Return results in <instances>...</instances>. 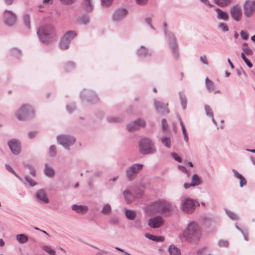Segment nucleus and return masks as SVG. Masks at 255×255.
<instances>
[{
    "label": "nucleus",
    "mask_w": 255,
    "mask_h": 255,
    "mask_svg": "<svg viewBox=\"0 0 255 255\" xmlns=\"http://www.w3.org/2000/svg\"><path fill=\"white\" fill-rule=\"evenodd\" d=\"M175 208L174 205L168 201L159 200L147 206L146 212L149 214L160 213L166 216H169Z\"/></svg>",
    "instance_id": "f257e3e1"
},
{
    "label": "nucleus",
    "mask_w": 255,
    "mask_h": 255,
    "mask_svg": "<svg viewBox=\"0 0 255 255\" xmlns=\"http://www.w3.org/2000/svg\"><path fill=\"white\" fill-rule=\"evenodd\" d=\"M37 34L40 40L45 44L50 43L57 38L56 30L51 24L40 26L37 31Z\"/></svg>",
    "instance_id": "f03ea898"
},
{
    "label": "nucleus",
    "mask_w": 255,
    "mask_h": 255,
    "mask_svg": "<svg viewBox=\"0 0 255 255\" xmlns=\"http://www.w3.org/2000/svg\"><path fill=\"white\" fill-rule=\"evenodd\" d=\"M200 236V228L194 221L188 223L186 229L182 234V238L188 242H196Z\"/></svg>",
    "instance_id": "7ed1b4c3"
},
{
    "label": "nucleus",
    "mask_w": 255,
    "mask_h": 255,
    "mask_svg": "<svg viewBox=\"0 0 255 255\" xmlns=\"http://www.w3.org/2000/svg\"><path fill=\"white\" fill-rule=\"evenodd\" d=\"M139 150L142 154H152L155 152L156 149L152 141L147 138L141 139L138 143Z\"/></svg>",
    "instance_id": "20e7f679"
},
{
    "label": "nucleus",
    "mask_w": 255,
    "mask_h": 255,
    "mask_svg": "<svg viewBox=\"0 0 255 255\" xmlns=\"http://www.w3.org/2000/svg\"><path fill=\"white\" fill-rule=\"evenodd\" d=\"M33 110L29 105H22L16 112L15 116L19 121L25 120L32 116Z\"/></svg>",
    "instance_id": "39448f33"
},
{
    "label": "nucleus",
    "mask_w": 255,
    "mask_h": 255,
    "mask_svg": "<svg viewBox=\"0 0 255 255\" xmlns=\"http://www.w3.org/2000/svg\"><path fill=\"white\" fill-rule=\"evenodd\" d=\"M143 167L142 164L135 163L129 166L126 170V176L129 181L133 180Z\"/></svg>",
    "instance_id": "423d86ee"
},
{
    "label": "nucleus",
    "mask_w": 255,
    "mask_h": 255,
    "mask_svg": "<svg viewBox=\"0 0 255 255\" xmlns=\"http://www.w3.org/2000/svg\"><path fill=\"white\" fill-rule=\"evenodd\" d=\"M77 35L76 32L74 30H70L66 32L61 39L59 46L62 50H66L69 48L71 40Z\"/></svg>",
    "instance_id": "0eeeda50"
},
{
    "label": "nucleus",
    "mask_w": 255,
    "mask_h": 255,
    "mask_svg": "<svg viewBox=\"0 0 255 255\" xmlns=\"http://www.w3.org/2000/svg\"><path fill=\"white\" fill-rule=\"evenodd\" d=\"M58 143L62 145L65 149H69V147L73 145L76 138L71 135L67 134H61L57 136Z\"/></svg>",
    "instance_id": "6e6552de"
},
{
    "label": "nucleus",
    "mask_w": 255,
    "mask_h": 255,
    "mask_svg": "<svg viewBox=\"0 0 255 255\" xmlns=\"http://www.w3.org/2000/svg\"><path fill=\"white\" fill-rule=\"evenodd\" d=\"M163 27L164 29V32L167 35L168 40L169 43L171 46L172 49V54L175 58L177 59L178 58V50L177 48V44L176 42V39L175 37V36L172 33H169L168 34L166 32V27L167 24L166 22L163 23Z\"/></svg>",
    "instance_id": "1a4fd4ad"
},
{
    "label": "nucleus",
    "mask_w": 255,
    "mask_h": 255,
    "mask_svg": "<svg viewBox=\"0 0 255 255\" xmlns=\"http://www.w3.org/2000/svg\"><path fill=\"white\" fill-rule=\"evenodd\" d=\"M196 202L191 198H186L184 200L181 204V210L187 214H192L195 210Z\"/></svg>",
    "instance_id": "9d476101"
},
{
    "label": "nucleus",
    "mask_w": 255,
    "mask_h": 255,
    "mask_svg": "<svg viewBox=\"0 0 255 255\" xmlns=\"http://www.w3.org/2000/svg\"><path fill=\"white\" fill-rule=\"evenodd\" d=\"M16 16L11 11L5 10L3 13V22L8 26H12L16 22Z\"/></svg>",
    "instance_id": "9b49d317"
},
{
    "label": "nucleus",
    "mask_w": 255,
    "mask_h": 255,
    "mask_svg": "<svg viewBox=\"0 0 255 255\" xmlns=\"http://www.w3.org/2000/svg\"><path fill=\"white\" fill-rule=\"evenodd\" d=\"M244 9L246 16H251L255 12V0H246L244 4Z\"/></svg>",
    "instance_id": "f8f14e48"
},
{
    "label": "nucleus",
    "mask_w": 255,
    "mask_h": 255,
    "mask_svg": "<svg viewBox=\"0 0 255 255\" xmlns=\"http://www.w3.org/2000/svg\"><path fill=\"white\" fill-rule=\"evenodd\" d=\"M8 147L13 154L18 155L21 152V143L17 139H11L7 142Z\"/></svg>",
    "instance_id": "ddd939ff"
},
{
    "label": "nucleus",
    "mask_w": 255,
    "mask_h": 255,
    "mask_svg": "<svg viewBox=\"0 0 255 255\" xmlns=\"http://www.w3.org/2000/svg\"><path fill=\"white\" fill-rule=\"evenodd\" d=\"M82 100H86L88 102L95 103L98 102V98L97 95L92 91H83L80 95Z\"/></svg>",
    "instance_id": "4468645a"
},
{
    "label": "nucleus",
    "mask_w": 255,
    "mask_h": 255,
    "mask_svg": "<svg viewBox=\"0 0 255 255\" xmlns=\"http://www.w3.org/2000/svg\"><path fill=\"white\" fill-rule=\"evenodd\" d=\"M230 13L232 17L236 21H239L241 20L242 15L241 7L238 4H236L231 7Z\"/></svg>",
    "instance_id": "2eb2a0df"
},
{
    "label": "nucleus",
    "mask_w": 255,
    "mask_h": 255,
    "mask_svg": "<svg viewBox=\"0 0 255 255\" xmlns=\"http://www.w3.org/2000/svg\"><path fill=\"white\" fill-rule=\"evenodd\" d=\"M164 220L160 216H157L150 218L148 221V226L153 229L160 228L163 225Z\"/></svg>",
    "instance_id": "dca6fc26"
},
{
    "label": "nucleus",
    "mask_w": 255,
    "mask_h": 255,
    "mask_svg": "<svg viewBox=\"0 0 255 255\" xmlns=\"http://www.w3.org/2000/svg\"><path fill=\"white\" fill-rule=\"evenodd\" d=\"M128 13V10L125 8H120L116 10L113 14V20L119 21L122 20Z\"/></svg>",
    "instance_id": "f3484780"
},
{
    "label": "nucleus",
    "mask_w": 255,
    "mask_h": 255,
    "mask_svg": "<svg viewBox=\"0 0 255 255\" xmlns=\"http://www.w3.org/2000/svg\"><path fill=\"white\" fill-rule=\"evenodd\" d=\"M167 104H165L156 100L154 101L155 107L156 110L161 114H163L168 113L167 109Z\"/></svg>",
    "instance_id": "a211bd4d"
},
{
    "label": "nucleus",
    "mask_w": 255,
    "mask_h": 255,
    "mask_svg": "<svg viewBox=\"0 0 255 255\" xmlns=\"http://www.w3.org/2000/svg\"><path fill=\"white\" fill-rule=\"evenodd\" d=\"M36 196L38 200L43 203H48L49 202V199L47 198V195L43 189L38 190L36 194Z\"/></svg>",
    "instance_id": "6ab92c4d"
},
{
    "label": "nucleus",
    "mask_w": 255,
    "mask_h": 255,
    "mask_svg": "<svg viewBox=\"0 0 255 255\" xmlns=\"http://www.w3.org/2000/svg\"><path fill=\"white\" fill-rule=\"evenodd\" d=\"M73 210L78 213L85 214L88 212L89 208L86 205H73L71 207Z\"/></svg>",
    "instance_id": "aec40b11"
},
{
    "label": "nucleus",
    "mask_w": 255,
    "mask_h": 255,
    "mask_svg": "<svg viewBox=\"0 0 255 255\" xmlns=\"http://www.w3.org/2000/svg\"><path fill=\"white\" fill-rule=\"evenodd\" d=\"M137 55L141 57H145L151 55V53L149 52L148 49L143 46H141L140 47L137 51Z\"/></svg>",
    "instance_id": "412c9836"
},
{
    "label": "nucleus",
    "mask_w": 255,
    "mask_h": 255,
    "mask_svg": "<svg viewBox=\"0 0 255 255\" xmlns=\"http://www.w3.org/2000/svg\"><path fill=\"white\" fill-rule=\"evenodd\" d=\"M216 11L217 12V18L220 19H222L225 21H228L229 18L228 13L222 10L219 8H216Z\"/></svg>",
    "instance_id": "4be33fe9"
},
{
    "label": "nucleus",
    "mask_w": 255,
    "mask_h": 255,
    "mask_svg": "<svg viewBox=\"0 0 255 255\" xmlns=\"http://www.w3.org/2000/svg\"><path fill=\"white\" fill-rule=\"evenodd\" d=\"M123 195L125 200L127 203L129 204L133 201L134 196L129 190H125L123 192Z\"/></svg>",
    "instance_id": "5701e85b"
},
{
    "label": "nucleus",
    "mask_w": 255,
    "mask_h": 255,
    "mask_svg": "<svg viewBox=\"0 0 255 255\" xmlns=\"http://www.w3.org/2000/svg\"><path fill=\"white\" fill-rule=\"evenodd\" d=\"M168 251L170 255H181L180 250L174 245H170Z\"/></svg>",
    "instance_id": "b1692460"
},
{
    "label": "nucleus",
    "mask_w": 255,
    "mask_h": 255,
    "mask_svg": "<svg viewBox=\"0 0 255 255\" xmlns=\"http://www.w3.org/2000/svg\"><path fill=\"white\" fill-rule=\"evenodd\" d=\"M125 215L128 220L132 221L135 219L136 213L133 210L126 209L125 211Z\"/></svg>",
    "instance_id": "393cba45"
},
{
    "label": "nucleus",
    "mask_w": 255,
    "mask_h": 255,
    "mask_svg": "<svg viewBox=\"0 0 255 255\" xmlns=\"http://www.w3.org/2000/svg\"><path fill=\"white\" fill-rule=\"evenodd\" d=\"M205 85L207 90L211 92L214 90L215 88V84L208 78H206L205 79Z\"/></svg>",
    "instance_id": "a878e982"
},
{
    "label": "nucleus",
    "mask_w": 255,
    "mask_h": 255,
    "mask_svg": "<svg viewBox=\"0 0 255 255\" xmlns=\"http://www.w3.org/2000/svg\"><path fill=\"white\" fill-rule=\"evenodd\" d=\"M205 112H206L207 116L210 117L211 118V120H212L213 123L215 125H217V123H216V121L215 120L214 117H213V111H212L211 108L209 105H205Z\"/></svg>",
    "instance_id": "bb28decb"
},
{
    "label": "nucleus",
    "mask_w": 255,
    "mask_h": 255,
    "mask_svg": "<svg viewBox=\"0 0 255 255\" xmlns=\"http://www.w3.org/2000/svg\"><path fill=\"white\" fill-rule=\"evenodd\" d=\"M44 171L45 175L49 177H53L55 174L54 170L49 166L47 164H45Z\"/></svg>",
    "instance_id": "cd10ccee"
},
{
    "label": "nucleus",
    "mask_w": 255,
    "mask_h": 255,
    "mask_svg": "<svg viewBox=\"0 0 255 255\" xmlns=\"http://www.w3.org/2000/svg\"><path fill=\"white\" fill-rule=\"evenodd\" d=\"M178 120H179V123H180V125L181 126V128H182V132H183V134L184 135V140L187 142L188 141V133H187V131L186 130V129L185 128V127L184 125V123L183 122H182V121L181 120V118H178Z\"/></svg>",
    "instance_id": "c85d7f7f"
},
{
    "label": "nucleus",
    "mask_w": 255,
    "mask_h": 255,
    "mask_svg": "<svg viewBox=\"0 0 255 255\" xmlns=\"http://www.w3.org/2000/svg\"><path fill=\"white\" fill-rule=\"evenodd\" d=\"M16 240L19 244H22L26 243L28 240V238L24 234H18L16 236Z\"/></svg>",
    "instance_id": "c756f323"
},
{
    "label": "nucleus",
    "mask_w": 255,
    "mask_h": 255,
    "mask_svg": "<svg viewBox=\"0 0 255 255\" xmlns=\"http://www.w3.org/2000/svg\"><path fill=\"white\" fill-rule=\"evenodd\" d=\"M111 205L109 204H106L103 206L101 212L104 215H109L111 214Z\"/></svg>",
    "instance_id": "7c9ffc66"
},
{
    "label": "nucleus",
    "mask_w": 255,
    "mask_h": 255,
    "mask_svg": "<svg viewBox=\"0 0 255 255\" xmlns=\"http://www.w3.org/2000/svg\"><path fill=\"white\" fill-rule=\"evenodd\" d=\"M214 2L220 7H225L228 5L232 0H214Z\"/></svg>",
    "instance_id": "2f4dec72"
},
{
    "label": "nucleus",
    "mask_w": 255,
    "mask_h": 255,
    "mask_svg": "<svg viewBox=\"0 0 255 255\" xmlns=\"http://www.w3.org/2000/svg\"><path fill=\"white\" fill-rule=\"evenodd\" d=\"M201 184V180L199 176L195 174L192 176L191 185L193 186H198Z\"/></svg>",
    "instance_id": "473e14b6"
},
{
    "label": "nucleus",
    "mask_w": 255,
    "mask_h": 255,
    "mask_svg": "<svg viewBox=\"0 0 255 255\" xmlns=\"http://www.w3.org/2000/svg\"><path fill=\"white\" fill-rule=\"evenodd\" d=\"M84 7L87 12H91L93 8V5L91 0H84Z\"/></svg>",
    "instance_id": "72a5a7b5"
},
{
    "label": "nucleus",
    "mask_w": 255,
    "mask_h": 255,
    "mask_svg": "<svg viewBox=\"0 0 255 255\" xmlns=\"http://www.w3.org/2000/svg\"><path fill=\"white\" fill-rule=\"evenodd\" d=\"M161 141L162 143L168 148L171 146V139L170 137L167 136H163L161 138Z\"/></svg>",
    "instance_id": "f704fd0d"
},
{
    "label": "nucleus",
    "mask_w": 255,
    "mask_h": 255,
    "mask_svg": "<svg viewBox=\"0 0 255 255\" xmlns=\"http://www.w3.org/2000/svg\"><path fill=\"white\" fill-rule=\"evenodd\" d=\"M180 101L181 106H182L183 109H186L187 107V99L186 97L183 95L182 93L180 92L179 93Z\"/></svg>",
    "instance_id": "c9c22d12"
},
{
    "label": "nucleus",
    "mask_w": 255,
    "mask_h": 255,
    "mask_svg": "<svg viewBox=\"0 0 255 255\" xmlns=\"http://www.w3.org/2000/svg\"><path fill=\"white\" fill-rule=\"evenodd\" d=\"M23 21L24 25L28 28H30V15L28 14H24L23 16Z\"/></svg>",
    "instance_id": "e433bc0d"
},
{
    "label": "nucleus",
    "mask_w": 255,
    "mask_h": 255,
    "mask_svg": "<svg viewBox=\"0 0 255 255\" xmlns=\"http://www.w3.org/2000/svg\"><path fill=\"white\" fill-rule=\"evenodd\" d=\"M243 50L244 53L247 55H251L253 53L252 50L248 47V45L247 43H244L243 44Z\"/></svg>",
    "instance_id": "4c0bfd02"
},
{
    "label": "nucleus",
    "mask_w": 255,
    "mask_h": 255,
    "mask_svg": "<svg viewBox=\"0 0 255 255\" xmlns=\"http://www.w3.org/2000/svg\"><path fill=\"white\" fill-rule=\"evenodd\" d=\"M80 22L82 24H86L90 21V17L88 15H83L79 19Z\"/></svg>",
    "instance_id": "58836bf2"
},
{
    "label": "nucleus",
    "mask_w": 255,
    "mask_h": 255,
    "mask_svg": "<svg viewBox=\"0 0 255 255\" xmlns=\"http://www.w3.org/2000/svg\"><path fill=\"white\" fill-rule=\"evenodd\" d=\"M226 213L231 219L233 220H237L239 219V217L235 213L228 210H226Z\"/></svg>",
    "instance_id": "ea45409f"
},
{
    "label": "nucleus",
    "mask_w": 255,
    "mask_h": 255,
    "mask_svg": "<svg viewBox=\"0 0 255 255\" xmlns=\"http://www.w3.org/2000/svg\"><path fill=\"white\" fill-rule=\"evenodd\" d=\"M136 127H137V129H138L139 128L141 127H144L145 125V121L141 119H138L135 121H134Z\"/></svg>",
    "instance_id": "a19ab883"
},
{
    "label": "nucleus",
    "mask_w": 255,
    "mask_h": 255,
    "mask_svg": "<svg viewBox=\"0 0 255 255\" xmlns=\"http://www.w3.org/2000/svg\"><path fill=\"white\" fill-rule=\"evenodd\" d=\"M49 154L51 157H55L57 154L56 147L54 145H52L49 147Z\"/></svg>",
    "instance_id": "79ce46f5"
},
{
    "label": "nucleus",
    "mask_w": 255,
    "mask_h": 255,
    "mask_svg": "<svg viewBox=\"0 0 255 255\" xmlns=\"http://www.w3.org/2000/svg\"><path fill=\"white\" fill-rule=\"evenodd\" d=\"M42 249L50 255H55V252L50 247L47 246H42Z\"/></svg>",
    "instance_id": "37998d69"
},
{
    "label": "nucleus",
    "mask_w": 255,
    "mask_h": 255,
    "mask_svg": "<svg viewBox=\"0 0 255 255\" xmlns=\"http://www.w3.org/2000/svg\"><path fill=\"white\" fill-rule=\"evenodd\" d=\"M127 129L129 131H133L138 129L137 127H136L134 122L128 124L127 125Z\"/></svg>",
    "instance_id": "c03bdc74"
},
{
    "label": "nucleus",
    "mask_w": 255,
    "mask_h": 255,
    "mask_svg": "<svg viewBox=\"0 0 255 255\" xmlns=\"http://www.w3.org/2000/svg\"><path fill=\"white\" fill-rule=\"evenodd\" d=\"M218 27L219 29L224 32H227L229 30L227 25L223 22L220 23L218 24Z\"/></svg>",
    "instance_id": "a18cd8bd"
},
{
    "label": "nucleus",
    "mask_w": 255,
    "mask_h": 255,
    "mask_svg": "<svg viewBox=\"0 0 255 255\" xmlns=\"http://www.w3.org/2000/svg\"><path fill=\"white\" fill-rule=\"evenodd\" d=\"M75 67V64L73 62H69L66 63L64 69L67 72L70 71L71 70L73 69Z\"/></svg>",
    "instance_id": "49530a36"
},
{
    "label": "nucleus",
    "mask_w": 255,
    "mask_h": 255,
    "mask_svg": "<svg viewBox=\"0 0 255 255\" xmlns=\"http://www.w3.org/2000/svg\"><path fill=\"white\" fill-rule=\"evenodd\" d=\"M241 57L246 64L248 66L249 68H252L253 67L252 63L250 61V60L245 56V53L242 52L241 54Z\"/></svg>",
    "instance_id": "de8ad7c7"
},
{
    "label": "nucleus",
    "mask_w": 255,
    "mask_h": 255,
    "mask_svg": "<svg viewBox=\"0 0 255 255\" xmlns=\"http://www.w3.org/2000/svg\"><path fill=\"white\" fill-rule=\"evenodd\" d=\"M24 178L25 181L28 183V184L30 186H34L37 184L36 182L34 180H33L27 175L24 177Z\"/></svg>",
    "instance_id": "09e8293b"
},
{
    "label": "nucleus",
    "mask_w": 255,
    "mask_h": 255,
    "mask_svg": "<svg viewBox=\"0 0 255 255\" xmlns=\"http://www.w3.org/2000/svg\"><path fill=\"white\" fill-rule=\"evenodd\" d=\"M108 120L109 122L111 123H120L122 121V119L120 117H109L108 118Z\"/></svg>",
    "instance_id": "8fccbe9b"
},
{
    "label": "nucleus",
    "mask_w": 255,
    "mask_h": 255,
    "mask_svg": "<svg viewBox=\"0 0 255 255\" xmlns=\"http://www.w3.org/2000/svg\"><path fill=\"white\" fill-rule=\"evenodd\" d=\"M168 124L165 119L161 120V128L163 131H166L168 130Z\"/></svg>",
    "instance_id": "3c124183"
},
{
    "label": "nucleus",
    "mask_w": 255,
    "mask_h": 255,
    "mask_svg": "<svg viewBox=\"0 0 255 255\" xmlns=\"http://www.w3.org/2000/svg\"><path fill=\"white\" fill-rule=\"evenodd\" d=\"M101 4L104 7H108L111 5L113 0H101Z\"/></svg>",
    "instance_id": "603ef678"
},
{
    "label": "nucleus",
    "mask_w": 255,
    "mask_h": 255,
    "mask_svg": "<svg viewBox=\"0 0 255 255\" xmlns=\"http://www.w3.org/2000/svg\"><path fill=\"white\" fill-rule=\"evenodd\" d=\"M170 155L175 160L179 162H181L182 159L177 153L175 152H171Z\"/></svg>",
    "instance_id": "864d4df0"
},
{
    "label": "nucleus",
    "mask_w": 255,
    "mask_h": 255,
    "mask_svg": "<svg viewBox=\"0 0 255 255\" xmlns=\"http://www.w3.org/2000/svg\"><path fill=\"white\" fill-rule=\"evenodd\" d=\"M119 218L116 217H111L110 219V222L113 225H116L119 222Z\"/></svg>",
    "instance_id": "5fc2aeb1"
},
{
    "label": "nucleus",
    "mask_w": 255,
    "mask_h": 255,
    "mask_svg": "<svg viewBox=\"0 0 255 255\" xmlns=\"http://www.w3.org/2000/svg\"><path fill=\"white\" fill-rule=\"evenodd\" d=\"M133 226L136 228H140L141 227L140 221L138 219L135 220L133 223Z\"/></svg>",
    "instance_id": "6e6d98bb"
},
{
    "label": "nucleus",
    "mask_w": 255,
    "mask_h": 255,
    "mask_svg": "<svg viewBox=\"0 0 255 255\" xmlns=\"http://www.w3.org/2000/svg\"><path fill=\"white\" fill-rule=\"evenodd\" d=\"M145 22L147 24H148L150 28L153 30H154V27H153V26L151 24V21H152V18L151 17H146L145 18Z\"/></svg>",
    "instance_id": "4d7b16f0"
},
{
    "label": "nucleus",
    "mask_w": 255,
    "mask_h": 255,
    "mask_svg": "<svg viewBox=\"0 0 255 255\" xmlns=\"http://www.w3.org/2000/svg\"><path fill=\"white\" fill-rule=\"evenodd\" d=\"M235 227L238 231H239L242 234V235L244 236L245 240L246 241H248V235L245 234L243 232V231L240 227H238L237 225H235Z\"/></svg>",
    "instance_id": "13d9d810"
},
{
    "label": "nucleus",
    "mask_w": 255,
    "mask_h": 255,
    "mask_svg": "<svg viewBox=\"0 0 255 255\" xmlns=\"http://www.w3.org/2000/svg\"><path fill=\"white\" fill-rule=\"evenodd\" d=\"M242 38L244 40H247L249 38V34L247 32L242 30L240 32Z\"/></svg>",
    "instance_id": "bf43d9fd"
},
{
    "label": "nucleus",
    "mask_w": 255,
    "mask_h": 255,
    "mask_svg": "<svg viewBox=\"0 0 255 255\" xmlns=\"http://www.w3.org/2000/svg\"><path fill=\"white\" fill-rule=\"evenodd\" d=\"M200 60L201 62L205 65H208V62L207 59V57L205 55H203L200 56Z\"/></svg>",
    "instance_id": "052dcab7"
},
{
    "label": "nucleus",
    "mask_w": 255,
    "mask_h": 255,
    "mask_svg": "<svg viewBox=\"0 0 255 255\" xmlns=\"http://www.w3.org/2000/svg\"><path fill=\"white\" fill-rule=\"evenodd\" d=\"M178 167L180 171L186 173L187 174L188 176H189V175H190L189 172L185 166H182V165H178Z\"/></svg>",
    "instance_id": "680f3d73"
},
{
    "label": "nucleus",
    "mask_w": 255,
    "mask_h": 255,
    "mask_svg": "<svg viewBox=\"0 0 255 255\" xmlns=\"http://www.w3.org/2000/svg\"><path fill=\"white\" fill-rule=\"evenodd\" d=\"M12 53L13 55L17 57L21 55V52L20 50L16 48L12 49Z\"/></svg>",
    "instance_id": "e2e57ef3"
},
{
    "label": "nucleus",
    "mask_w": 255,
    "mask_h": 255,
    "mask_svg": "<svg viewBox=\"0 0 255 255\" xmlns=\"http://www.w3.org/2000/svg\"><path fill=\"white\" fill-rule=\"evenodd\" d=\"M218 245L220 247H226L228 246V242L227 241L220 240L218 242Z\"/></svg>",
    "instance_id": "0e129e2a"
},
{
    "label": "nucleus",
    "mask_w": 255,
    "mask_h": 255,
    "mask_svg": "<svg viewBox=\"0 0 255 255\" xmlns=\"http://www.w3.org/2000/svg\"><path fill=\"white\" fill-rule=\"evenodd\" d=\"M239 179L240 180V187H242L244 185H246V184H247V180H246V179H245V178L244 177H243L242 176L241 178H239Z\"/></svg>",
    "instance_id": "69168bd1"
},
{
    "label": "nucleus",
    "mask_w": 255,
    "mask_h": 255,
    "mask_svg": "<svg viewBox=\"0 0 255 255\" xmlns=\"http://www.w3.org/2000/svg\"><path fill=\"white\" fill-rule=\"evenodd\" d=\"M37 132L36 131H30L28 133V137L30 139L34 138L37 134Z\"/></svg>",
    "instance_id": "338daca9"
},
{
    "label": "nucleus",
    "mask_w": 255,
    "mask_h": 255,
    "mask_svg": "<svg viewBox=\"0 0 255 255\" xmlns=\"http://www.w3.org/2000/svg\"><path fill=\"white\" fill-rule=\"evenodd\" d=\"M145 237L146 238H148V239L153 241H155V240L157 239L156 236H153L152 235H150V234H145Z\"/></svg>",
    "instance_id": "774afa93"
}]
</instances>
